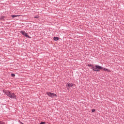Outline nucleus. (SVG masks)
Here are the masks:
<instances>
[{"mask_svg": "<svg viewBox=\"0 0 124 124\" xmlns=\"http://www.w3.org/2000/svg\"><path fill=\"white\" fill-rule=\"evenodd\" d=\"M5 93L6 95L9 97H10L11 99H17L16 95H15L14 93H11V91H7Z\"/></svg>", "mask_w": 124, "mask_h": 124, "instance_id": "1", "label": "nucleus"}, {"mask_svg": "<svg viewBox=\"0 0 124 124\" xmlns=\"http://www.w3.org/2000/svg\"><path fill=\"white\" fill-rule=\"evenodd\" d=\"M94 67H92L91 69H93V71H96V72H98L100 71L101 69H102V66H99L98 65H95Z\"/></svg>", "mask_w": 124, "mask_h": 124, "instance_id": "2", "label": "nucleus"}, {"mask_svg": "<svg viewBox=\"0 0 124 124\" xmlns=\"http://www.w3.org/2000/svg\"><path fill=\"white\" fill-rule=\"evenodd\" d=\"M46 94H47V95L49 96V97H51V98H53L54 96H55L56 97L58 96V95L55 94V93H52L51 92H47Z\"/></svg>", "mask_w": 124, "mask_h": 124, "instance_id": "3", "label": "nucleus"}, {"mask_svg": "<svg viewBox=\"0 0 124 124\" xmlns=\"http://www.w3.org/2000/svg\"><path fill=\"white\" fill-rule=\"evenodd\" d=\"M74 86V84H73L71 82H68L66 83V87L67 88V90H69L71 87H73Z\"/></svg>", "mask_w": 124, "mask_h": 124, "instance_id": "4", "label": "nucleus"}, {"mask_svg": "<svg viewBox=\"0 0 124 124\" xmlns=\"http://www.w3.org/2000/svg\"><path fill=\"white\" fill-rule=\"evenodd\" d=\"M20 33H21V34H22L23 35H24V36L25 37H28V38H31L30 36H29V35H28V33L27 32H26V31H20Z\"/></svg>", "mask_w": 124, "mask_h": 124, "instance_id": "5", "label": "nucleus"}, {"mask_svg": "<svg viewBox=\"0 0 124 124\" xmlns=\"http://www.w3.org/2000/svg\"><path fill=\"white\" fill-rule=\"evenodd\" d=\"M4 18H5V16H1L0 17V21L1 20H2L3 21H5V19H4Z\"/></svg>", "mask_w": 124, "mask_h": 124, "instance_id": "6", "label": "nucleus"}, {"mask_svg": "<svg viewBox=\"0 0 124 124\" xmlns=\"http://www.w3.org/2000/svg\"><path fill=\"white\" fill-rule=\"evenodd\" d=\"M53 39H54V41H58V40H59V39H60V38L58 37H54L53 38Z\"/></svg>", "mask_w": 124, "mask_h": 124, "instance_id": "7", "label": "nucleus"}, {"mask_svg": "<svg viewBox=\"0 0 124 124\" xmlns=\"http://www.w3.org/2000/svg\"><path fill=\"white\" fill-rule=\"evenodd\" d=\"M102 69H103V70H104V71H108V72H109V71H110L109 69H106L105 68H102Z\"/></svg>", "mask_w": 124, "mask_h": 124, "instance_id": "8", "label": "nucleus"}, {"mask_svg": "<svg viewBox=\"0 0 124 124\" xmlns=\"http://www.w3.org/2000/svg\"><path fill=\"white\" fill-rule=\"evenodd\" d=\"M20 15H12L11 17L13 18H15L16 17H19Z\"/></svg>", "mask_w": 124, "mask_h": 124, "instance_id": "9", "label": "nucleus"}, {"mask_svg": "<svg viewBox=\"0 0 124 124\" xmlns=\"http://www.w3.org/2000/svg\"><path fill=\"white\" fill-rule=\"evenodd\" d=\"M35 19H38L39 18V16H36L34 17Z\"/></svg>", "mask_w": 124, "mask_h": 124, "instance_id": "10", "label": "nucleus"}, {"mask_svg": "<svg viewBox=\"0 0 124 124\" xmlns=\"http://www.w3.org/2000/svg\"><path fill=\"white\" fill-rule=\"evenodd\" d=\"M87 66L93 67V64H87Z\"/></svg>", "mask_w": 124, "mask_h": 124, "instance_id": "11", "label": "nucleus"}, {"mask_svg": "<svg viewBox=\"0 0 124 124\" xmlns=\"http://www.w3.org/2000/svg\"><path fill=\"white\" fill-rule=\"evenodd\" d=\"M11 77H15V74H11Z\"/></svg>", "mask_w": 124, "mask_h": 124, "instance_id": "12", "label": "nucleus"}, {"mask_svg": "<svg viewBox=\"0 0 124 124\" xmlns=\"http://www.w3.org/2000/svg\"><path fill=\"white\" fill-rule=\"evenodd\" d=\"M92 113H94V112H95V110L94 109H93L92 110Z\"/></svg>", "mask_w": 124, "mask_h": 124, "instance_id": "13", "label": "nucleus"}, {"mask_svg": "<svg viewBox=\"0 0 124 124\" xmlns=\"http://www.w3.org/2000/svg\"><path fill=\"white\" fill-rule=\"evenodd\" d=\"M0 124H5L3 122L0 121Z\"/></svg>", "mask_w": 124, "mask_h": 124, "instance_id": "14", "label": "nucleus"}]
</instances>
